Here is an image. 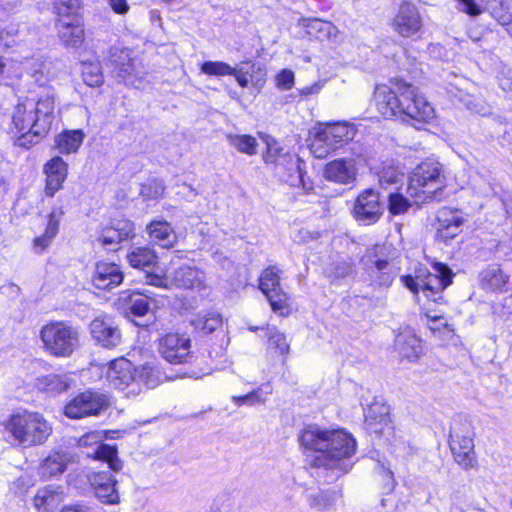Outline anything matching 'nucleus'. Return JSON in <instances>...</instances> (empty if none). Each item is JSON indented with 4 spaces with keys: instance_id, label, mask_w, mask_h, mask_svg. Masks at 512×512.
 Wrapping results in <instances>:
<instances>
[{
    "instance_id": "obj_1",
    "label": "nucleus",
    "mask_w": 512,
    "mask_h": 512,
    "mask_svg": "<svg viewBox=\"0 0 512 512\" xmlns=\"http://www.w3.org/2000/svg\"><path fill=\"white\" fill-rule=\"evenodd\" d=\"M298 440L305 451L314 453L312 466L332 472V480L350 471L355 463L356 440L344 429L318 425L304 427Z\"/></svg>"
},
{
    "instance_id": "obj_2",
    "label": "nucleus",
    "mask_w": 512,
    "mask_h": 512,
    "mask_svg": "<svg viewBox=\"0 0 512 512\" xmlns=\"http://www.w3.org/2000/svg\"><path fill=\"white\" fill-rule=\"evenodd\" d=\"M374 102L378 112L385 118L399 117L403 121L428 122L434 117V109L413 85L399 81L395 88L377 85Z\"/></svg>"
},
{
    "instance_id": "obj_3",
    "label": "nucleus",
    "mask_w": 512,
    "mask_h": 512,
    "mask_svg": "<svg viewBox=\"0 0 512 512\" xmlns=\"http://www.w3.org/2000/svg\"><path fill=\"white\" fill-rule=\"evenodd\" d=\"M107 380L118 390H127V395H138L144 387L151 389L162 381V373L153 363L135 367L131 361L121 357L110 362Z\"/></svg>"
},
{
    "instance_id": "obj_4",
    "label": "nucleus",
    "mask_w": 512,
    "mask_h": 512,
    "mask_svg": "<svg viewBox=\"0 0 512 512\" xmlns=\"http://www.w3.org/2000/svg\"><path fill=\"white\" fill-rule=\"evenodd\" d=\"M445 177L442 166L438 162H422L410 177L407 195L420 206L431 201H440L443 198Z\"/></svg>"
},
{
    "instance_id": "obj_5",
    "label": "nucleus",
    "mask_w": 512,
    "mask_h": 512,
    "mask_svg": "<svg viewBox=\"0 0 512 512\" xmlns=\"http://www.w3.org/2000/svg\"><path fill=\"white\" fill-rule=\"evenodd\" d=\"M10 435L23 447L43 444L52 432L49 422L37 412L12 414L6 423Z\"/></svg>"
},
{
    "instance_id": "obj_6",
    "label": "nucleus",
    "mask_w": 512,
    "mask_h": 512,
    "mask_svg": "<svg viewBox=\"0 0 512 512\" xmlns=\"http://www.w3.org/2000/svg\"><path fill=\"white\" fill-rule=\"evenodd\" d=\"M435 273H430L423 267L415 271V275H404L401 281L413 294L417 295L420 291L428 300L438 302L442 299V292L452 282L451 270L442 263L434 266Z\"/></svg>"
},
{
    "instance_id": "obj_7",
    "label": "nucleus",
    "mask_w": 512,
    "mask_h": 512,
    "mask_svg": "<svg viewBox=\"0 0 512 512\" xmlns=\"http://www.w3.org/2000/svg\"><path fill=\"white\" fill-rule=\"evenodd\" d=\"M40 339L45 351L58 358L70 357L80 345L76 327L65 321H51L40 330Z\"/></svg>"
},
{
    "instance_id": "obj_8",
    "label": "nucleus",
    "mask_w": 512,
    "mask_h": 512,
    "mask_svg": "<svg viewBox=\"0 0 512 512\" xmlns=\"http://www.w3.org/2000/svg\"><path fill=\"white\" fill-rule=\"evenodd\" d=\"M54 107L55 94L52 90H47L35 101V130L26 131L19 135L15 140V144L26 149L38 144L50 130L54 118Z\"/></svg>"
},
{
    "instance_id": "obj_9",
    "label": "nucleus",
    "mask_w": 512,
    "mask_h": 512,
    "mask_svg": "<svg viewBox=\"0 0 512 512\" xmlns=\"http://www.w3.org/2000/svg\"><path fill=\"white\" fill-rule=\"evenodd\" d=\"M107 393L88 389L69 400L64 407V414L70 419H82L98 416L110 406Z\"/></svg>"
},
{
    "instance_id": "obj_10",
    "label": "nucleus",
    "mask_w": 512,
    "mask_h": 512,
    "mask_svg": "<svg viewBox=\"0 0 512 512\" xmlns=\"http://www.w3.org/2000/svg\"><path fill=\"white\" fill-rule=\"evenodd\" d=\"M473 428L468 420H454L450 431V449L455 461L465 469L475 463Z\"/></svg>"
},
{
    "instance_id": "obj_11",
    "label": "nucleus",
    "mask_w": 512,
    "mask_h": 512,
    "mask_svg": "<svg viewBox=\"0 0 512 512\" xmlns=\"http://www.w3.org/2000/svg\"><path fill=\"white\" fill-rule=\"evenodd\" d=\"M378 249V246L368 249L362 257V264L372 286L388 288L397 275V269L389 261L379 258Z\"/></svg>"
},
{
    "instance_id": "obj_12",
    "label": "nucleus",
    "mask_w": 512,
    "mask_h": 512,
    "mask_svg": "<svg viewBox=\"0 0 512 512\" xmlns=\"http://www.w3.org/2000/svg\"><path fill=\"white\" fill-rule=\"evenodd\" d=\"M158 352L171 364L186 363L191 358V339L185 333H166L158 340Z\"/></svg>"
},
{
    "instance_id": "obj_13",
    "label": "nucleus",
    "mask_w": 512,
    "mask_h": 512,
    "mask_svg": "<svg viewBox=\"0 0 512 512\" xmlns=\"http://www.w3.org/2000/svg\"><path fill=\"white\" fill-rule=\"evenodd\" d=\"M104 438L103 432L91 431L79 438L78 445L80 447L96 446L93 453H88V456L106 462L112 471L118 472L123 468V462L118 457L117 447L103 443Z\"/></svg>"
},
{
    "instance_id": "obj_14",
    "label": "nucleus",
    "mask_w": 512,
    "mask_h": 512,
    "mask_svg": "<svg viewBox=\"0 0 512 512\" xmlns=\"http://www.w3.org/2000/svg\"><path fill=\"white\" fill-rule=\"evenodd\" d=\"M383 210L379 193L370 188L361 192L356 198L353 206V216L358 222L371 225L380 219Z\"/></svg>"
},
{
    "instance_id": "obj_15",
    "label": "nucleus",
    "mask_w": 512,
    "mask_h": 512,
    "mask_svg": "<svg viewBox=\"0 0 512 512\" xmlns=\"http://www.w3.org/2000/svg\"><path fill=\"white\" fill-rule=\"evenodd\" d=\"M458 1L463 7L462 10L470 16H478L487 11L502 26L512 21V0H485L484 8L475 0Z\"/></svg>"
},
{
    "instance_id": "obj_16",
    "label": "nucleus",
    "mask_w": 512,
    "mask_h": 512,
    "mask_svg": "<svg viewBox=\"0 0 512 512\" xmlns=\"http://www.w3.org/2000/svg\"><path fill=\"white\" fill-rule=\"evenodd\" d=\"M88 481L94 496L105 505L120 503L117 480L107 471H94L88 474Z\"/></svg>"
},
{
    "instance_id": "obj_17",
    "label": "nucleus",
    "mask_w": 512,
    "mask_h": 512,
    "mask_svg": "<svg viewBox=\"0 0 512 512\" xmlns=\"http://www.w3.org/2000/svg\"><path fill=\"white\" fill-rule=\"evenodd\" d=\"M89 329L92 338L104 348L111 349L121 343V331L109 317H96L91 321Z\"/></svg>"
},
{
    "instance_id": "obj_18",
    "label": "nucleus",
    "mask_w": 512,
    "mask_h": 512,
    "mask_svg": "<svg viewBox=\"0 0 512 512\" xmlns=\"http://www.w3.org/2000/svg\"><path fill=\"white\" fill-rule=\"evenodd\" d=\"M392 27L402 37H411L419 32L422 28V18L418 8L410 2L401 3Z\"/></svg>"
},
{
    "instance_id": "obj_19",
    "label": "nucleus",
    "mask_w": 512,
    "mask_h": 512,
    "mask_svg": "<svg viewBox=\"0 0 512 512\" xmlns=\"http://www.w3.org/2000/svg\"><path fill=\"white\" fill-rule=\"evenodd\" d=\"M436 219L437 238L445 243L456 237L461 232V227L464 223V218L458 211L447 207L441 208L437 212Z\"/></svg>"
},
{
    "instance_id": "obj_20",
    "label": "nucleus",
    "mask_w": 512,
    "mask_h": 512,
    "mask_svg": "<svg viewBox=\"0 0 512 512\" xmlns=\"http://www.w3.org/2000/svg\"><path fill=\"white\" fill-rule=\"evenodd\" d=\"M206 280L205 272L192 265H182L175 269L170 276L171 284L183 289H205L207 287Z\"/></svg>"
},
{
    "instance_id": "obj_21",
    "label": "nucleus",
    "mask_w": 512,
    "mask_h": 512,
    "mask_svg": "<svg viewBox=\"0 0 512 512\" xmlns=\"http://www.w3.org/2000/svg\"><path fill=\"white\" fill-rule=\"evenodd\" d=\"M65 499L61 485L48 484L39 488L33 497V506L37 512H54Z\"/></svg>"
},
{
    "instance_id": "obj_22",
    "label": "nucleus",
    "mask_w": 512,
    "mask_h": 512,
    "mask_svg": "<svg viewBox=\"0 0 512 512\" xmlns=\"http://www.w3.org/2000/svg\"><path fill=\"white\" fill-rule=\"evenodd\" d=\"M108 62L113 67L117 77L123 81H129L132 76H137L135 60L131 56V50L125 47L113 46L109 50Z\"/></svg>"
},
{
    "instance_id": "obj_23",
    "label": "nucleus",
    "mask_w": 512,
    "mask_h": 512,
    "mask_svg": "<svg viewBox=\"0 0 512 512\" xmlns=\"http://www.w3.org/2000/svg\"><path fill=\"white\" fill-rule=\"evenodd\" d=\"M325 178L339 184H350L356 180L357 169L355 160L336 159L326 164L324 169Z\"/></svg>"
},
{
    "instance_id": "obj_24",
    "label": "nucleus",
    "mask_w": 512,
    "mask_h": 512,
    "mask_svg": "<svg viewBox=\"0 0 512 512\" xmlns=\"http://www.w3.org/2000/svg\"><path fill=\"white\" fill-rule=\"evenodd\" d=\"M134 236V224L127 219L115 220L111 226L103 228L98 241L103 246L116 247L122 241Z\"/></svg>"
},
{
    "instance_id": "obj_25",
    "label": "nucleus",
    "mask_w": 512,
    "mask_h": 512,
    "mask_svg": "<svg viewBox=\"0 0 512 512\" xmlns=\"http://www.w3.org/2000/svg\"><path fill=\"white\" fill-rule=\"evenodd\" d=\"M123 272L115 263L99 262L96 264L93 284L97 289H112L123 281Z\"/></svg>"
},
{
    "instance_id": "obj_26",
    "label": "nucleus",
    "mask_w": 512,
    "mask_h": 512,
    "mask_svg": "<svg viewBox=\"0 0 512 512\" xmlns=\"http://www.w3.org/2000/svg\"><path fill=\"white\" fill-rule=\"evenodd\" d=\"M44 172L46 174L45 193L47 196L53 197L62 188V184L67 177V164L62 158L54 157L45 164Z\"/></svg>"
},
{
    "instance_id": "obj_27",
    "label": "nucleus",
    "mask_w": 512,
    "mask_h": 512,
    "mask_svg": "<svg viewBox=\"0 0 512 512\" xmlns=\"http://www.w3.org/2000/svg\"><path fill=\"white\" fill-rule=\"evenodd\" d=\"M58 36L66 47L78 48L84 41V29L80 19L58 21Z\"/></svg>"
},
{
    "instance_id": "obj_28",
    "label": "nucleus",
    "mask_w": 512,
    "mask_h": 512,
    "mask_svg": "<svg viewBox=\"0 0 512 512\" xmlns=\"http://www.w3.org/2000/svg\"><path fill=\"white\" fill-rule=\"evenodd\" d=\"M395 350L401 359L413 362L422 351L420 339L412 331L405 330L396 336Z\"/></svg>"
},
{
    "instance_id": "obj_29",
    "label": "nucleus",
    "mask_w": 512,
    "mask_h": 512,
    "mask_svg": "<svg viewBox=\"0 0 512 512\" xmlns=\"http://www.w3.org/2000/svg\"><path fill=\"white\" fill-rule=\"evenodd\" d=\"M35 100L26 98L15 106L12 122L14 127L22 132L35 130L36 117L34 115Z\"/></svg>"
},
{
    "instance_id": "obj_30",
    "label": "nucleus",
    "mask_w": 512,
    "mask_h": 512,
    "mask_svg": "<svg viewBox=\"0 0 512 512\" xmlns=\"http://www.w3.org/2000/svg\"><path fill=\"white\" fill-rule=\"evenodd\" d=\"M119 302L127 314L144 317L150 311L148 296L137 291H123L120 293Z\"/></svg>"
},
{
    "instance_id": "obj_31",
    "label": "nucleus",
    "mask_w": 512,
    "mask_h": 512,
    "mask_svg": "<svg viewBox=\"0 0 512 512\" xmlns=\"http://www.w3.org/2000/svg\"><path fill=\"white\" fill-rule=\"evenodd\" d=\"M151 241L163 248H170L177 242L173 228L166 221H153L147 227Z\"/></svg>"
},
{
    "instance_id": "obj_32",
    "label": "nucleus",
    "mask_w": 512,
    "mask_h": 512,
    "mask_svg": "<svg viewBox=\"0 0 512 512\" xmlns=\"http://www.w3.org/2000/svg\"><path fill=\"white\" fill-rule=\"evenodd\" d=\"M71 457L66 452L56 451L48 455L39 467V474L43 478H51L62 474L67 465L70 463Z\"/></svg>"
},
{
    "instance_id": "obj_33",
    "label": "nucleus",
    "mask_w": 512,
    "mask_h": 512,
    "mask_svg": "<svg viewBox=\"0 0 512 512\" xmlns=\"http://www.w3.org/2000/svg\"><path fill=\"white\" fill-rule=\"evenodd\" d=\"M330 136L331 135L328 133L325 124L314 129L310 148L316 158H325L337 149V145H335Z\"/></svg>"
},
{
    "instance_id": "obj_34",
    "label": "nucleus",
    "mask_w": 512,
    "mask_h": 512,
    "mask_svg": "<svg viewBox=\"0 0 512 512\" xmlns=\"http://www.w3.org/2000/svg\"><path fill=\"white\" fill-rule=\"evenodd\" d=\"M63 215L64 211L61 207H54L51 210L48 216V223L44 234L34 239L35 248L42 251L50 245L58 233L59 224Z\"/></svg>"
},
{
    "instance_id": "obj_35",
    "label": "nucleus",
    "mask_w": 512,
    "mask_h": 512,
    "mask_svg": "<svg viewBox=\"0 0 512 512\" xmlns=\"http://www.w3.org/2000/svg\"><path fill=\"white\" fill-rule=\"evenodd\" d=\"M300 24L306 29V33L320 41L329 40L337 35V28L334 24L320 19H301Z\"/></svg>"
},
{
    "instance_id": "obj_36",
    "label": "nucleus",
    "mask_w": 512,
    "mask_h": 512,
    "mask_svg": "<svg viewBox=\"0 0 512 512\" xmlns=\"http://www.w3.org/2000/svg\"><path fill=\"white\" fill-rule=\"evenodd\" d=\"M481 286L484 289L501 290L509 281V276L497 265H490L481 271L479 275Z\"/></svg>"
},
{
    "instance_id": "obj_37",
    "label": "nucleus",
    "mask_w": 512,
    "mask_h": 512,
    "mask_svg": "<svg viewBox=\"0 0 512 512\" xmlns=\"http://www.w3.org/2000/svg\"><path fill=\"white\" fill-rule=\"evenodd\" d=\"M389 422V407L385 404L374 402L366 409L365 423L374 432H380L382 426Z\"/></svg>"
},
{
    "instance_id": "obj_38",
    "label": "nucleus",
    "mask_w": 512,
    "mask_h": 512,
    "mask_svg": "<svg viewBox=\"0 0 512 512\" xmlns=\"http://www.w3.org/2000/svg\"><path fill=\"white\" fill-rule=\"evenodd\" d=\"M449 92L458 99L469 111L478 114L480 116H487L491 114V107L481 97L472 95L468 92H464L461 89L455 88L449 90Z\"/></svg>"
},
{
    "instance_id": "obj_39",
    "label": "nucleus",
    "mask_w": 512,
    "mask_h": 512,
    "mask_svg": "<svg viewBox=\"0 0 512 512\" xmlns=\"http://www.w3.org/2000/svg\"><path fill=\"white\" fill-rule=\"evenodd\" d=\"M84 136L82 130L63 131L55 139L56 147L63 154L76 152L81 146Z\"/></svg>"
},
{
    "instance_id": "obj_40",
    "label": "nucleus",
    "mask_w": 512,
    "mask_h": 512,
    "mask_svg": "<svg viewBox=\"0 0 512 512\" xmlns=\"http://www.w3.org/2000/svg\"><path fill=\"white\" fill-rule=\"evenodd\" d=\"M191 325L196 331L203 334H209L222 325V317L215 311L199 312L191 319Z\"/></svg>"
},
{
    "instance_id": "obj_41",
    "label": "nucleus",
    "mask_w": 512,
    "mask_h": 512,
    "mask_svg": "<svg viewBox=\"0 0 512 512\" xmlns=\"http://www.w3.org/2000/svg\"><path fill=\"white\" fill-rule=\"evenodd\" d=\"M127 260L133 268L145 269L157 263V255L149 247H136L127 255Z\"/></svg>"
},
{
    "instance_id": "obj_42",
    "label": "nucleus",
    "mask_w": 512,
    "mask_h": 512,
    "mask_svg": "<svg viewBox=\"0 0 512 512\" xmlns=\"http://www.w3.org/2000/svg\"><path fill=\"white\" fill-rule=\"evenodd\" d=\"M325 126L337 149L351 141L356 134L354 125L347 122L326 123Z\"/></svg>"
},
{
    "instance_id": "obj_43",
    "label": "nucleus",
    "mask_w": 512,
    "mask_h": 512,
    "mask_svg": "<svg viewBox=\"0 0 512 512\" xmlns=\"http://www.w3.org/2000/svg\"><path fill=\"white\" fill-rule=\"evenodd\" d=\"M280 272L276 266H270L262 272L259 287L264 294L281 289Z\"/></svg>"
},
{
    "instance_id": "obj_44",
    "label": "nucleus",
    "mask_w": 512,
    "mask_h": 512,
    "mask_svg": "<svg viewBox=\"0 0 512 512\" xmlns=\"http://www.w3.org/2000/svg\"><path fill=\"white\" fill-rule=\"evenodd\" d=\"M80 8V0H54V9L58 21L80 19L78 11Z\"/></svg>"
},
{
    "instance_id": "obj_45",
    "label": "nucleus",
    "mask_w": 512,
    "mask_h": 512,
    "mask_svg": "<svg viewBox=\"0 0 512 512\" xmlns=\"http://www.w3.org/2000/svg\"><path fill=\"white\" fill-rule=\"evenodd\" d=\"M228 143L239 152L254 155L256 154L257 140L251 135L228 134Z\"/></svg>"
},
{
    "instance_id": "obj_46",
    "label": "nucleus",
    "mask_w": 512,
    "mask_h": 512,
    "mask_svg": "<svg viewBox=\"0 0 512 512\" xmlns=\"http://www.w3.org/2000/svg\"><path fill=\"white\" fill-rule=\"evenodd\" d=\"M272 310L280 316H288L290 314V306L288 304V296L282 289L265 294Z\"/></svg>"
},
{
    "instance_id": "obj_47",
    "label": "nucleus",
    "mask_w": 512,
    "mask_h": 512,
    "mask_svg": "<svg viewBox=\"0 0 512 512\" xmlns=\"http://www.w3.org/2000/svg\"><path fill=\"white\" fill-rule=\"evenodd\" d=\"M413 205L417 206L409 195L408 197H404L400 193H390L388 197V209L393 215L403 214Z\"/></svg>"
},
{
    "instance_id": "obj_48",
    "label": "nucleus",
    "mask_w": 512,
    "mask_h": 512,
    "mask_svg": "<svg viewBox=\"0 0 512 512\" xmlns=\"http://www.w3.org/2000/svg\"><path fill=\"white\" fill-rule=\"evenodd\" d=\"M82 76L84 82L91 87H97L103 83V75L99 63L84 62L82 65Z\"/></svg>"
},
{
    "instance_id": "obj_49",
    "label": "nucleus",
    "mask_w": 512,
    "mask_h": 512,
    "mask_svg": "<svg viewBox=\"0 0 512 512\" xmlns=\"http://www.w3.org/2000/svg\"><path fill=\"white\" fill-rule=\"evenodd\" d=\"M45 390L55 393L66 391L70 387V381L65 375L51 374L41 379Z\"/></svg>"
},
{
    "instance_id": "obj_50",
    "label": "nucleus",
    "mask_w": 512,
    "mask_h": 512,
    "mask_svg": "<svg viewBox=\"0 0 512 512\" xmlns=\"http://www.w3.org/2000/svg\"><path fill=\"white\" fill-rule=\"evenodd\" d=\"M404 174L396 167L387 165L378 172L379 184L383 188L402 182Z\"/></svg>"
},
{
    "instance_id": "obj_51",
    "label": "nucleus",
    "mask_w": 512,
    "mask_h": 512,
    "mask_svg": "<svg viewBox=\"0 0 512 512\" xmlns=\"http://www.w3.org/2000/svg\"><path fill=\"white\" fill-rule=\"evenodd\" d=\"M200 70L203 74L209 76H228L234 72L232 66L222 61H205Z\"/></svg>"
},
{
    "instance_id": "obj_52",
    "label": "nucleus",
    "mask_w": 512,
    "mask_h": 512,
    "mask_svg": "<svg viewBox=\"0 0 512 512\" xmlns=\"http://www.w3.org/2000/svg\"><path fill=\"white\" fill-rule=\"evenodd\" d=\"M268 344L269 348L275 349L276 352L282 356L289 353V344L285 335L275 327L268 328Z\"/></svg>"
},
{
    "instance_id": "obj_53",
    "label": "nucleus",
    "mask_w": 512,
    "mask_h": 512,
    "mask_svg": "<svg viewBox=\"0 0 512 512\" xmlns=\"http://www.w3.org/2000/svg\"><path fill=\"white\" fill-rule=\"evenodd\" d=\"M353 272V266L348 261H339L332 263L325 269V275L333 282L343 279Z\"/></svg>"
},
{
    "instance_id": "obj_54",
    "label": "nucleus",
    "mask_w": 512,
    "mask_h": 512,
    "mask_svg": "<svg viewBox=\"0 0 512 512\" xmlns=\"http://www.w3.org/2000/svg\"><path fill=\"white\" fill-rule=\"evenodd\" d=\"M335 491H319L309 496V504L318 510H324L333 504L337 499Z\"/></svg>"
},
{
    "instance_id": "obj_55",
    "label": "nucleus",
    "mask_w": 512,
    "mask_h": 512,
    "mask_svg": "<svg viewBox=\"0 0 512 512\" xmlns=\"http://www.w3.org/2000/svg\"><path fill=\"white\" fill-rule=\"evenodd\" d=\"M301 160L299 157L294 154L285 152L278 161L275 163L276 167L283 168L289 175H293L297 173L299 177L301 176V168H300Z\"/></svg>"
},
{
    "instance_id": "obj_56",
    "label": "nucleus",
    "mask_w": 512,
    "mask_h": 512,
    "mask_svg": "<svg viewBox=\"0 0 512 512\" xmlns=\"http://www.w3.org/2000/svg\"><path fill=\"white\" fill-rule=\"evenodd\" d=\"M472 186L476 194L488 197L495 193V185L490 179L481 174H477L472 178Z\"/></svg>"
},
{
    "instance_id": "obj_57",
    "label": "nucleus",
    "mask_w": 512,
    "mask_h": 512,
    "mask_svg": "<svg viewBox=\"0 0 512 512\" xmlns=\"http://www.w3.org/2000/svg\"><path fill=\"white\" fill-rule=\"evenodd\" d=\"M263 392L264 389L261 386L246 395L233 396L232 400L237 406L262 404L266 401V396L263 395Z\"/></svg>"
},
{
    "instance_id": "obj_58",
    "label": "nucleus",
    "mask_w": 512,
    "mask_h": 512,
    "mask_svg": "<svg viewBox=\"0 0 512 512\" xmlns=\"http://www.w3.org/2000/svg\"><path fill=\"white\" fill-rule=\"evenodd\" d=\"M267 150L263 154V160L267 164H275L278 159L285 154L283 148L277 143V141L269 136L265 138Z\"/></svg>"
},
{
    "instance_id": "obj_59",
    "label": "nucleus",
    "mask_w": 512,
    "mask_h": 512,
    "mask_svg": "<svg viewBox=\"0 0 512 512\" xmlns=\"http://www.w3.org/2000/svg\"><path fill=\"white\" fill-rule=\"evenodd\" d=\"M164 191L165 186L159 180H153L142 188V194L147 198H158L164 194Z\"/></svg>"
},
{
    "instance_id": "obj_60",
    "label": "nucleus",
    "mask_w": 512,
    "mask_h": 512,
    "mask_svg": "<svg viewBox=\"0 0 512 512\" xmlns=\"http://www.w3.org/2000/svg\"><path fill=\"white\" fill-rule=\"evenodd\" d=\"M294 85V73L284 69L277 75V87L281 90H289Z\"/></svg>"
},
{
    "instance_id": "obj_61",
    "label": "nucleus",
    "mask_w": 512,
    "mask_h": 512,
    "mask_svg": "<svg viewBox=\"0 0 512 512\" xmlns=\"http://www.w3.org/2000/svg\"><path fill=\"white\" fill-rule=\"evenodd\" d=\"M61 512H97L95 506L86 502H75L64 506Z\"/></svg>"
},
{
    "instance_id": "obj_62",
    "label": "nucleus",
    "mask_w": 512,
    "mask_h": 512,
    "mask_svg": "<svg viewBox=\"0 0 512 512\" xmlns=\"http://www.w3.org/2000/svg\"><path fill=\"white\" fill-rule=\"evenodd\" d=\"M231 76H234L238 85L242 88H246L249 85V76L250 71L246 69L244 66L240 67L239 69L234 68V72Z\"/></svg>"
},
{
    "instance_id": "obj_63",
    "label": "nucleus",
    "mask_w": 512,
    "mask_h": 512,
    "mask_svg": "<svg viewBox=\"0 0 512 512\" xmlns=\"http://www.w3.org/2000/svg\"><path fill=\"white\" fill-rule=\"evenodd\" d=\"M379 467V473L382 476L383 480L385 481L386 488L389 491L393 490L396 485L393 472L389 468H386L383 464H379Z\"/></svg>"
},
{
    "instance_id": "obj_64",
    "label": "nucleus",
    "mask_w": 512,
    "mask_h": 512,
    "mask_svg": "<svg viewBox=\"0 0 512 512\" xmlns=\"http://www.w3.org/2000/svg\"><path fill=\"white\" fill-rule=\"evenodd\" d=\"M500 87L504 91L512 92V70H509L507 76L500 79Z\"/></svg>"
}]
</instances>
